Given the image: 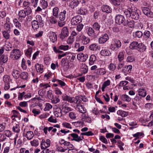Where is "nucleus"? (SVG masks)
Wrapping results in <instances>:
<instances>
[{
    "mask_svg": "<svg viewBox=\"0 0 153 153\" xmlns=\"http://www.w3.org/2000/svg\"><path fill=\"white\" fill-rule=\"evenodd\" d=\"M21 56V52L17 49H13L11 52L10 57L13 60L18 59Z\"/></svg>",
    "mask_w": 153,
    "mask_h": 153,
    "instance_id": "obj_5",
    "label": "nucleus"
},
{
    "mask_svg": "<svg viewBox=\"0 0 153 153\" xmlns=\"http://www.w3.org/2000/svg\"><path fill=\"white\" fill-rule=\"evenodd\" d=\"M52 106L49 103H46L45 104V107L44 110L45 111H49L51 109Z\"/></svg>",
    "mask_w": 153,
    "mask_h": 153,
    "instance_id": "obj_61",
    "label": "nucleus"
},
{
    "mask_svg": "<svg viewBox=\"0 0 153 153\" xmlns=\"http://www.w3.org/2000/svg\"><path fill=\"white\" fill-rule=\"evenodd\" d=\"M133 8V7H131L129 9H125L123 10V13L127 17L130 18L131 17V11L132 10Z\"/></svg>",
    "mask_w": 153,
    "mask_h": 153,
    "instance_id": "obj_28",
    "label": "nucleus"
},
{
    "mask_svg": "<svg viewBox=\"0 0 153 153\" xmlns=\"http://www.w3.org/2000/svg\"><path fill=\"white\" fill-rule=\"evenodd\" d=\"M142 45V43L139 44L137 42L133 41L131 43L129 47L132 50L137 49L138 48H140L141 46Z\"/></svg>",
    "mask_w": 153,
    "mask_h": 153,
    "instance_id": "obj_12",
    "label": "nucleus"
},
{
    "mask_svg": "<svg viewBox=\"0 0 153 153\" xmlns=\"http://www.w3.org/2000/svg\"><path fill=\"white\" fill-rule=\"evenodd\" d=\"M71 48L70 46L67 45H61L57 47V48L64 51L68 50Z\"/></svg>",
    "mask_w": 153,
    "mask_h": 153,
    "instance_id": "obj_31",
    "label": "nucleus"
},
{
    "mask_svg": "<svg viewBox=\"0 0 153 153\" xmlns=\"http://www.w3.org/2000/svg\"><path fill=\"white\" fill-rule=\"evenodd\" d=\"M115 22L118 24H123L124 26L127 25L129 24L127 20H126L123 16L118 15L115 18Z\"/></svg>",
    "mask_w": 153,
    "mask_h": 153,
    "instance_id": "obj_4",
    "label": "nucleus"
},
{
    "mask_svg": "<svg viewBox=\"0 0 153 153\" xmlns=\"http://www.w3.org/2000/svg\"><path fill=\"white\" fill-rule=\"evenodd\" d=\"M80 102L78 100V103H76V108L77 110L80 113L84 114L86 112V109L84 108V106L82 105H79Z\"/></svg>",
    "mask_w": 153,
    "mask_h": 153,
    "instance_id": "obj_21",
    "label": "nucleus"
},
{
    "mask_svg": "<svg viewBox=\"0 0 153 153\" xmlns=\"http://www.w3.org/2000/svg\"><path fill=\"white\" fill-rule=\"evenodd\" d=\"M88 57L87 54H84L83 53H80L77 55V58L78 60L82 62L86 61Z\"/></svg>",
    "mask_w": 153,
    "mask_h": 153,
    "instance_id": "obj_17",
    "label": "nucleus"
},
{
    "mask_svg": "<svg viewBox=\"0 0 153 153\" xmlns=\"http://www.w3.org/2000/svg\"><path fill=\"white\" fill-rule=\"evenodd\" d=\"M43 66L42 65H40L38 63H36L35 65V69H36L37 72L42 73L43 71Z\"/></svg>",
    "mask_w": 153,
    "mask_h": 153,
    "instance_id": "obj_30",
    "label": "nucleus"
},
{
    "mask_svg": "<svg viewBox=\"0 0 153 153\" xmlns=\"http://www.w3.org/2000/svg\"><path fill=\"white\" fill-rule=\"evenodd\" d=\"M53 91L51 90H49L47 92V96L48 98L50 100L52 99L53 95L52 94Z\"/></svg>",
    "mask_w": 153,
    "mask_h": 153,
    "instance_id": "obj_58",
    "label": "nucleus"
},
{
    "mask_svg": "<svg viewBox=\"0 0 153 153\" xmlns=\"http://www.w3.org/2000/svg\"><path fill=\"white\" fill-rule=\"evenodd\" d=\"M117 114L119 115L120 116L122 117H125L127 116L128 114V112L120 110H118L117 112Z\"/></svg>",
    "mask_w": 153,
    "mask_h": 153,
    "instance_id": "obj_34",
    "label": "nucleus"
},
{
    "mask_svg": "<svg viewBox=\"0 0 153 153\" xmlns=\"http://www.w3.org/2000/svg\"><path fill=\"white\" fill-rule=\"evenodd\" d=\"M13 22L14 25L16 27H17L19 29L21 28V24L20 23H19V22L18 21L17 19L16 18L15 19H14Z\"/></svg>",
    "mask_w": 153,
    "mask_h": 153,
    "instance_id": "obj_50",
    "label": "nucleus"
},
{
    "mask_svg": "<svg viewBox=\"0 0 153 153\" xmlns=\"http://www.w3.org/2000/svg\"><path fill=\"white\" fill-rule=\"evenodd\" d=\"M69 34L68 28L66 27H65L62 30L61 33L59 35V37L62 40H63L67 37L69 35Z\"/></svg>",
    "mask_w": 153,
    "mask_h": 153,
    "instance_id": "obj_8",
    "label": "nucleus"
},
{
    "mask_svg": "<svg viewBox=\"0 0 153 153\" xmlns=\"http://www.w3.org/2000/svg\"><path fill=\"white\" fill-rule=\"evenodd\" d=\"M69 116L71 119H75L76 117V114L74 112H71L69 113Z\"/></svg>",
    "mask_w": 153,
    "mask_h": 153,
    "instance_id": "obj_63",
    "label": "nucleus"
},
{
    "mask_svg": "<svg viewBox=\"0 0 153 153\" xmlns=\"http://www.w3.org/2000/svg\"><path fill=\"white\" fill-rule=\"evenodd\" d=\"M51 141L49 139H43L42 140L41 147L42 149H46L50 146Z\"/></svg>",
    "mask_w": 153,
    "mask_h": 153,
    "instance_id": "obj_9",
    "label": "nucleus"
},
{
    "mask_svg": "<svg viewBox=\"0 0 153 153\" xmlns=\"http://www.w3.org/2000/svg\"><path fill=\"white\" fill-rule=\"evenodd\" d=\"M74 38L72 36H70L68 39L67 42L68 44H72L74 41Z\"/></svg>",
    "mask_w": 153,
    "mask_h": 153,
    "instance_id": "obj_57",
    "label": "nucleus"
},
{
    "mask_svg": "<svg viewBox=\"0 0 153 153\" xmlns=\"http://www.w3.org/2000/svg\"><path fill=\"white\" fill-rule=\"evenodd\" d=\"M24 11L27 14V15H30L32 13V10L30 6L27 8H25Z\"/></svg>",
    "mask_w": 153,
    "mask_h": 153,
    "instance_id": "obj_62",
    "label": "nucleus"
},
{
    "mask_svg": "<svg viewBox=\"0 0 153 153\" xmlns=\"http://www.w3.org/2000/svg\"><path fill=\"white\" fill-rule=\"evenodd\" d=\"M124 52H120L118 55V59L119 61L120 62L122 61L124 59Z\"/></svg>",
    "mask_w": 153,
    "mask_h": 153,
    "instance_id": "obj_54",
    "label": "nucleus"
},
{
    "mask_svg": "<svg viewBox=\"0 0 153 153\" xmlns=\"http://www.w3.org/2000/svg\"><path fill=\"white\" fill-rule=\"evenodd\" d=\"M32 27L34 30H37L39 27V22L37 21L34 20L32 22Z\"/></svg>",
    "mask_w": 153,
    "mask_h": 153,
    "instance_id": "obj_37",
    "label": "nucleus"
},
{
    "mask_svg": "<svg viewBox=\"0 0 153 153\" xmlns=\"http://www.w3.org/2000/svg\"><path fill=\"white\" fill-rule=\"evenodd\" d=\"M138 95L142 97H144L146 94V91L143 89H140L138 91Z\"/></svg>",
    "mask_w": 153,
    "mask_h": 153,
    "instance_id": "obj_38",
    "label": "nucleus"
},
{
    "mask_svg": "<svg viewBox=\"0 0 153 153\" xmlns=\"http://www.w3.org/2000/svg\"><path fill=\"white\" fill-rule=\"evenodd\" d=\"M58 17H55L54 16H52L50 17L49 21L50 23L52 24H56L57 22V18Z\"/></svg>",
    "mask_w": 153,
    "mask_h": 153,
    "instance_id": "obj_46",
    "label": "nucleus"
},
{
    "mask_svg": "<svg viewBox=\"0 0 153 153\" xmlns=\"http://www.w3.org/2000/svg\"><path fill=\"white\" fill-rule=\"evenodd\" d=\"M98 48V46L97 44L96 43L90 45L89 47V48L90 50L92 51L96 50Z\"/></svg>",
    "mask_w": 153,
    "mask_h": 153,
    "instance_id": "obj_47",
    "label": "nucleus"
},
{
    "mask_svg": "<svg viewBox=\"0 0 153 153\" xmlns=\"http://www.w3.org/2000/svg\"><path fill=\"white\" fill-rule=\"evenodd\" d=\"M87 32L88 36L93 38H95L96 36V33L92 27H88L87 28Z\"/></svg>",
    "mask_w": 153,
    "mask_h": 153,
    "instance_id": "obj_18",
    "label": "nucleus"
},
{
    "mask_svg": "<svg viewBox=\"0 0 153 153\" xmlns=\"http://www.w3.org/2000/svg\"><path fill=\"white\" fill-rule=\"evenodd\" d=\"M137 8L133 7L131 13V17L132 19L135 20H137L139 18V15L137 11Z\"/></svg>",
    "mask_w": 153,
    "mask_h": 153,
    "instance_id": "obj_11",
    "label": "nucleus"
},
{
    "mask_svg": "<svg viewBox=\"0 0 153 153\" xmlns=\"http://www.w3.org/2000/svg\"><path fill=\"white\" fill-rule=\"evenodd\" d=\"M59 8L56 7L53 8V15L55 17H58Z\"/></svg>",
    "mask_w": 153,
    "mask_h": 153,
    "instance_id": "obj_52",
    "label": "nucleus"
},
{
    "mask_svg": "<svg viewBox=\"0 0 153 153\" xmlns=\"http://www.w3.org/2000/svg\"><path fill=\"white\" fill-rule=\"evenodd\" d=\"M101 9L102 11L107 13H110L112 11L111 8L107 5H103Z\"/></svg>",
    "mask_w": 153,
    "mask_h": 153,
    "instance_id": "obj_26",
    "label": "nucleus"
},
{
    "mask_svg": "<svg viewBox=\"0 0 153 153\" xmlns=\"http://www.w3.org/2000/svg\"><path fill=\"white\" fill-rule=\"evenodd\" d=\"M10 76L7 75H5L3 78V80L4 82L5 83H10Z\"/></svg>",
    "mask_w": 153,
    "mask_h": 153,
    "instance_id": "obj_56",
    "label": "nucleus"
},
{
    "mask_svg": "<svg viewBox=\"0 0 153 153\" xmlns=\"http://www.w3.org/2000/svg\"><path fill=\"white\" fill-rule=\"evenodd\" d=\"M69 63L68 62L66 61L65 58L62 59L61 62V67L65 71H67L69 67Z\"/></svg>",
    "mask_w": 153,
    "mask_h": 153,
    "instance_id": "obj_14",
    "label": "nucleus"
},
{
    "mask_svg": "<svg viewBox=\"0 0 153 153\" xmlns=\"http://www.w3.org/2000/svg\"><path fill=\"white\" fill-rule=\"evenodd\" d=\"M68 54V55L66 58L67 59L71 62H73L75 58V56L71 53Z\"/></svg>",
    "mask_w": 153,
    "mask_h": 153,
    "instance_id": "obj_40",
    "label": "nucleus"
},
{
    "mask_svg": "<svg viewBox=\"0 0 153 153\" xmlns=\"http://www.w3.org/2000/svg\"><path fill=\"white\" fill-rule=\"evenodd\" d=\"M111 82L109 79L107 80L105 82L103 83L102 87V92L105 91V88L107 86L109 85L110 84Z\"/></svg>",
    "mask_w": 153,
    "mask_h": 153,
    "instance_id": "obj_41",
    "label": "nucleus"
},
{
    "mask_svg": "<svg viewBox=\"0 0 153 153\" xmlns=\"http://www.w3.org/2000/svg\"><path fill=\"white\" fill-rule=\"evenodd\" d=\"M48 35L50 40L52 42L54 43L57 41V36L55 33L50 32L48 33Z\"/></svg>",
    "mask_w": 153,
    "mask_h": 153,
    "instance_id": "obj_19",
    "label": "nucleus"
},
{
    "mask_svg": "<svg viewBox=\"0 0 153 153\" xmlns=\"http://www.w3.org/2000/svg\"><path fill=\"white\" fill-rule=\"evenodd\" d=\"M81 42L83 45H87L89 43L90 41L89 38L86 37L84 35H82L81 38Z\"/></svg>",
    "mask_w": 153,
    "mask_h": 153,
    "instance_id": "obj_25",
    "label": "nucleus"
},
{
    "mask_svg": "<svg viewBox=\"0 0 153 153\" xmlns=\"http://www.w3.org/2000/svg\"><path fill=\"white\" fill-rule=\"evenodd\" d=\"M70 135L73 138V140L75 141L79 142L82 140L84 139V137L83 136H79L78 135L75 133H72L70 134Z\"/></svg>",
    "mask_w": 153,
    "mask_h": 153,
    "instance_id": "obj_20",
    "label": "nucleus"
},
{
    "mask_svg": "<svg viewBox=\"0 0 153 153\" xmlns=\"http://www.w3.org/2000/svg\"><path fill=\"white\" fill-rule=\"evenodd\" d=\"M101 55L105 56H109L111 54L110 51L107 49H104L102 50L100 52Z\"/></svg>",
    "mask_w": 153,
    "mask_h": 153,
    "instance_id": "obj_29",
    "label": "nucleus"
},
{
    "mask_svg": "<svg viewBox=\"0 0 153 153\" xmlns=\"http://www.w3.org/2000/svg\"><path fill=\"white\" fill-rule=\"evenodd\" d=\"M91 119L90 118L88 117H85L82 119L80 120L77 121L72 122V123L81 124H84L86 123V122L88 123H90L91 121Z\"/></svg>",
    "mask_w": 153,
    "mask_h": 153,
    "instance_id": "obj_15",
    "label": "nucleus"
},
{
    "mask_svg": "<svg viewBox=\"0 0 153 153\" xmlns=\"http://www.w3.org/2000/svg\"><path fill=\"white\" fill-rule=\"evenodd\" d=\"M143 36L146 39H150L152 36V34L149 31L145 30L143 33Z\"/></svg>",
    "mask_w": 153,
    "mask_h": 153,
    "instance_id": "obj_35",
    "label": "nucleus"
},
{
    "mask_svg": "<svg viewBox=\"0 0 153 153\" xmlns=\"http://www.w3.org/2000/svg\"><path fill=\"white\" fill-rule=\"evenodd\" d=\"M36 19L38 22H39L40 23V25H43L44 24V21L42 20V17L40 15H37L36 16Z\"/></svg>",
    "mask_w": 153,
    "mask_h": 153,
    "instance_id": "obj_48",
    "label": "nucleus"
},
{
    "mask_svg": "<svg viewBox=\"0 0 153 153\" xmlns=\"http://www.w3.org/2000/svg\"><path fill=\"white\" fill-rule=\"evenodd\" d=\"M120 41L116 39H112L111 44L110 45V48L113 51H117L121 46Z\"/></svg>",
    "mask_w": 153,
    "mask_h": 153,
    "instance_id": "obj_2",
    "label": "nucleus"
},
{
    "mask_svg": "<svg viewBox=\"0 0 153 153\" xmlns=\"http://www.w3.org/2000/svg\"><path fill=\"white\" fill-rule=\"evenodd\" d=\"M84 25L82 24H80L77 25L76 30L78 33L80 32L83 28Z\"/></svg>",
    "mask_w": 153,
    "mask_h": 153,
    "instance_id": "obj_64",
    "label": "nucleus"
},
{
    "mask_svg": "<svg viewBox=\"0 0 153 153\" xmlns=\"http://www.w3.org/2000/svg\"><path fill=\"white\" fill-rule=\"evenodd\" d=\"M32 50L33 48L32 47H28L27 49L26 50L25 53L26 56L28 57H30L31 56Z\"/></svg>",
    "mask_w": 153,
    "mask_h": 153,
    "instance_id": "obj_39",
    "label": "nucleus"
},
{
    "mask_svg": "<svg viewBox=\"0 0 153 153\" xmlns=\"http://www.w3.org/2000/svg\"><path fill=\"white\" fill-rule=\"evenodd\" d=\"M59 143L61 145H64L65 148L68 149L72 148L73 145L69 142L65 141L64 140L62 139L59 141Z\"/></svg>",
    "mask_w": 153,
    "mask_h": 153,
    "instance_id": "obj_16",
    "label": "nucleus"
},
{
    "mask_svg": "<svg viewBox=\"0 0 153 153\" xmlns=\"http://www.w3.org/2000/svg\"><path fill=\"white\" fill-rule=\"evenodd\" d=\"M68 16V10H64L60 12L58 16L60 21L58 22V25L62 27L65 24V20L67 18Z\"/></svg>",
    "mask_w": 153,
    "mask_h": 153,
    "instance_id": "obj_1",
    "label": "nucleus"
},
{
    "mask_svg": "<svg viewBox=\"0 0 153 153\" xmlns=\"http://www.w3.org/2000/svg\"><path fill=\"white\" fill-rule=\"evenodd\" d=\"M62 99L64 101H68L71 103H78L79 97H76L75 98L72 97L67 95L62 97Z\"/></svg>",
    "mask_w": 153,
    "mask_h": 153,
    "instance_id": "obj_6",
    "label": "nucleus"
},
{
    "mask_svg": "<svg viewBox=\"0 0 153 153\" xmlns=\"http://www.w3.org/2000/svg\"><path fill=\"white\" fill-rule=\"evenodd\" d=\"M13 131L16 133H19L20 131V127L19 125H15L13 127Z\"/></svg>",
    "mask_w": 153,
    "mask_h": 153,
    "instance_id": "obj_55",
    "label": "nucleus"
},
{
    "mask_svg": "<svg viewBox=\"0 0 153 153\" xmlns=\"http://www.w3.org/2000/svg\"><path fill=\"white\" fill-rule=\"evenodd\" d=\"M100 26L97 22H95L92 25V28L96 30H99L100 28Z\"/></svg>",
    "mask_w": 153,
    "mask_h": 153,
    "instance_id": "obj_53",
    "label": "nucleus"
},
{
    "mask_svg": "<svg viewBox=\"0 0 153 153\" xmlns=\"http://www.w3.org/2000/svg\"><path fill=\"white\" fill-rule=\"evenodd\" d=\"M132 68V66L131 65L126 66L123 70L122 72L127 74H129L131 72Z\"/></svg>",
    "mask_w": 153,
    "mask_h": 153,
    "instance_id": "obj_33",
    "label": "nucleus"
},
{
    "mask_svg": "<svg viewBox=\"0 0 153 153\" xmlns=\"http://www.w3.org/2000/svg\"><path fill=\"white\" fill-rule=\"evenodd\" d=\"M34 136L33 132L31 131H29L26 133L25 136L27 139L29 140L32 139Z\"/></svg>",
    "mask_w": 153,
    "mask_h": 153,
    "instance_id": "obj_36",
    "label": "nucleus"
},
{
    "mask_svg": "<svg viewBox=\"0 0 153 153\" xmlns=\"http://www.w3.org/2000/svg\"><path fill=\"white\" fill-rule=\"evenodd\" d=\"M108 39V35L107 34H105L99 39V42L100 44H102L105 42Z\"/></svg>",
    "mask_w": 153,
    "mask_h": 153,
    "instance_id": "obj_22",
    "label": "nucleus"
},
{
    "mask_svg": "<svg viewBox=\"0 0 153 153\" xmlns=\"http://www.w3.org/2000/svg\"><path fill=\"white\" fill-rule=\"evenodd\" d=\"M4 51V48L2 47L0 49V65H3L8 61V57L7 55L3 54Z\"/></svg>",
    "mask_w": 153,
    "mask_h": 153,
    "instance_id": "obj_3",
    "label": "nucleus"
},
{
    "mask_svg": "<svg viewBox=\"0 0 153 153\" xmlns=\"http://www.w3.org/2000/svg\"><path fill=\"white\" fill-rule=\"evenodd\" d=\"M81 70L82 73L85 74L88 71V67L85 64H83L81 67Z\"/></svg>",
    "mask_w": 153,
    "mask_h": 153,
    "instance_id": "obj_45",
    "label": "nucleus"
},
{
    "mask_svg": "<svg viewBox=\"0 0 153 153\" xmlns=\"http://www.w3.org/2000/svg\"><path fill=\"white\" fill-rule=\"evenodd\" d=\"M40 5L43 9L46 8L48 6V2L45 0H41L40 1Z\"/></svg>",
    "mask_w": 153,
    "mask_h": 153,
    "instance_id": "obj_44",
    "label": "nucleus"
},
{
    "mask_svg": "<svg viewBox=\"0 0 153 153\" xmlns=\"http://www.w3.org/2000/svg\"><path fill=\"white\" fill-rule=\"evenodd\" d=\"M28 74L25 72H23L20 73V77L21 78L24 79H26L27 78Z\"/></svg>",
    "mask_w": 153,
    "mask_h": 153,
    "instance_id": "obj_49",
    "label": "nucleus"
},
{
    "mask_svg": "<svg viewBox=\"0 0 153 153\" xmlns=\"http://www.w3.org/2000/svg\"><path fill=\"white\" fill-rule=\"evenodd\" d=\"M121 0H109L111 3L114 5H119L120 4Z\"/></svg>",
    "mask_w": 153,
    "mask_h": 153,
    "instance_id": "obj_51",
    "label": "nucleus"
},
{
    "mask_svg": "<svg viewBox=\"0 0 153 153\" xmlns=\"http://www.w3.org/2000/svg\"><path fill=\"white\" fill-rule=\"evenodd\" d=\"M27 14L24 11L22 10L19 11L18 13L19 18L18 19L20 22H22L24 20V19L26 17Z\"/></svg>",
    "mask_w": 153,
    "mask_h": 153,
    "instance_id": "obj_13",
    "label": "nucleus"
},
{
    "mask_svg": "<svg viewBox=\"0 0 153 153\" xmlns=\"http://www.w3.org/2000/svg\"><path fill=\"white\" fill-rule=\"evenodd\" d=\"M82 21V17L79 15H77L73 17L71 20V24L73 25H77Z\"/></svg>",
    "mask_w": 153,
    "mask_h": 153,
    "instance_id": "obj_7",
    "label": "nucleus"
},
{
    "mask_svg": "<svg viewBox=\"0 0 153 153\" xmlns=\"http://www.w3.org/2000/svg\"><path fill=\"white\" fill-rule=\"evenodd\" d=\"M143 13L148 17L150 18L153 17V13H152L150 9L146 7H143L142 9Z\"/></svg>",
    "mask_w": 153,
    "mask_h": 153,
    "instance_id": "obj_10",
    "label": "nucleus"
},
{
    "mask_svg": "<svg viewBox=\"0 0 153 153\" xmlns=\"http://www.w3.org/2000/svg\"><path fill=\"white\" fill-rule=\"evenodd\" d=\"M31 145L32 146H37L39 144L38 141L36 140H33L30 142Z\"/></svg>",
    "mask_w": 153,
    "mask_h": 153,
    "instance_id": "obj_60",
    "label": "nucleus"
},
{
    "mask_svg": "<svg viewBox=\"0 0 153 153\" xmlns=\"http://www.w3.org/2000/svg\"><path fill=\"white\" fill-rule=\"evenodd\" d=\"M96 60V56L93 54L91 55L89 59V64L90 65H93L94 62Z\"/></svg>",
    "mask_w": 153,
    "mask_h": 153,
    "instance_id": "obj_42",
    "label": "nucleus"
},
{
    "mask_svg": "<svg viewBox=\"0 0 153 153\" xmlns=\"http://www.w3.org/2000/svg\"><path fill=\"white\" fill-rule=\"evenodd\" d=\"M79 1L78 0H73L69 3V6L71 8L75 9L79 4Z\"/></svg>",
    "mask_w": 153,
    "mask_h": 153,
    "instance_id": "obj_24",
    "label": "nucleus"
},
{
    "mask_svg": "<svg viewBox=\"0 0 153 153\" xmlns=\"http://www.w3.org/2000/svg\"><path fill=\"white\" fill-rule=\"evenodd\" d=\"M12 75L15 79H17L20 76V72L18 70L13 69L12 72Z\"/></svg>",
    "mask_w": 153,
    "mask_h": 153,
    "instance_id": "obj_27",
    "label": "nucleus"
},
{
    "mask_svg": "<svg viewBox=\"0 0 153 153\" xmlns=\"http://www.w3.org/2000/svg\"><path fill=\"white\" fill-rule=\"evenodd\" d=\"M94 73L97 75H103L106 74V72L105 69L103 68H100L95 70Z\"/></svg>",
    "mask_w": 153,
    "mask_h": 153,
    "instance_id": "obj_23",
    "label": "nucleus"
},
{
    "mask_svg": "<svg viewBox=\"0 0 153 153\" xmlns=\"http://www.w3.org/2000/svg\"><path fill=\"white\" fill-rule=\"evenodd\" d=\"M4 37L6 39H8L10 37V35L8 31H4L2 32Z\"/></svg>",
    "mask_w": 153,
    "mask_h": 153,
    "instance_id": "obj_59",
    "label": "nucleus"
},
{
    "mask_svg": "<svg viewBox=\"0 0 153 153\" xmlns=\"http://www.w3.org/2000/svg\"><path fill=\"white\" fill-rule=\"evenodd\" d=\"M54 114L55 116L57 117H60L63 115L62 112L60 108H57L54 111Z\"/></svg>",
    "mask_w": 153,
    "mask_h": 153,
    "instance_id": "obj_32",
    "label": "nucleus"
},
{
    "mask_svg": "<svg viewBox=\"0 0 153 153\" xmlns=\"http://www.w3.org/2000/svg\"><path fill=\"white\" fill-rule=\"evenodd\" d=\"M121 98V100L124 101L129 102L131 100V98L129 96L126 94L122 95Z\"/></svg>",
    "mask_w": 153,
    "mask_h": 153,
    "instance_id": "obj_43",
    "label": "nucleus"
}]
</instances>
